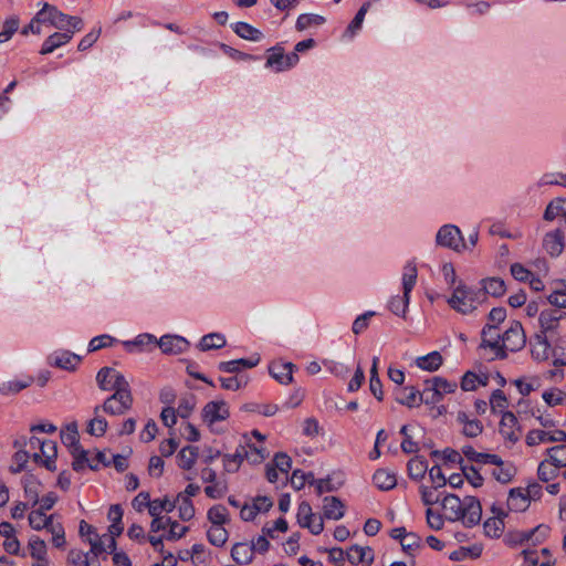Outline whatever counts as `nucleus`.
Returning a JSON list of instances; mask_svg holds the SVG:
<instances>
[{
	"label": "nucleus",
	"mask_w": 566,
	"mask_h": 566,
	"mask_svg": "<svg viewBox=\"0 0 566 566\" xmlns=\"http://www.w3.org/2000/svg\"><path fill=\"white\" fill-rule=\"evenodd\" d=\"M461 470H462L464 478L474 488H480L483 484L482 475L479 473V471L473 465L463 464L461 467Z\"/></svg>",
	"instance_id": "60"
},
{
	"label": "nucleus",
	"mask_w": 566,
	"mask_h": 566,
	"mask_svg": "<svg viewBox=\"0 0 566 566\" xmlns=\"http://www.w3.org/2000/svg\"><path fill=\"white\" fill-rule=\"evenodd\" d=\"M80 361L81 357L69 350H56L48 357L49 365L66 370H74Z\"/></svg>",
	"instance_id": "10"
},
{
	"label": "nucleus",
	"mask_w": 566,
	"mask_h": 566,
	"mask_svg": "<svg viewBox=\"0 0 566 566\" xmlns=\"http://www.w3.org/2000/svg\"><path fill=\"white\" fill-rule=\"evenodd\" d=\"M559 468L555 467L548 460L539 463L537 469L538 479L543 482H548L558 475Z\"/></svg>",
	"instance_id": "53"
},
{
	"label": "nucleus",
	"mask_w": 566,
	"mask_h": 566,
	"mask_svg": "<svg viewBox=\"0 0 566 566\" xmlns=\"http://www.w3.org/2000/svg\"><path fill=\"white\" fill-rule=\"evenodd\" d=\"M229 407L226 401H210L202 410V419L208 424L226 420L229 417Z\"/></svg>",
	"instance_id": "9"
},
{
	"label": "nucleus",
	"mask_w": 566,
	"mask_h": 566,
	"mask_svg": "<svg viewBox=\"0 0 566 566\" xmlns=\"http://www.w3.org/2000/svg\"><path fill=\"white\" fill-rule=\"evenodd\" d=\"M133 402L132 389H122L120 391L113 392L99 407L101 410L109 416H123L132 409Z\"/></svg>",
	"instance_id": "2"
},
{
	"label": "nucleus",
	"mask_w": 566,
	"mask_h": 566,
	"mask_svg": "<svg viewBox=\"0 0 566 566\" xmlns=\"http://www.w3.org/2000/svg\"><path fill=\"white\" fill-rule=\"evenodd\" d=\"M175 502L178 504L179 517L182 521H190L195 516V506L187 495H177Z\"/></svg>",
	"instance_id": "44"
},
{
	"label": "nucleus",
	"mask_w": 566,
	"mask_h": 566,
	"mask_svg": "<svg viewBox=\"0 0 566 566\" xmlns=\"http://www.w3.org/2000/svg\"><path fill=\"white\" fill-rule=\"evenodd\" d=\"M228 531L223 526H211L207 532L208 541L218 547H221L228 541Z\"/></svg>",
	"instance_id": "46"
},
{
	"label": "nucleus",
	"mask_w": 566,
	"mask_h": 566,
	"mask_svg": "<svg viewBox=\"0 0 566 566\" xmlns=\"http://www.w3.org/2000/svg\"><path fill=\"white\" fill-rule=\"evenodd\" d=\"M482 342L481 347L490 348L494 352V357L499 359H505L507 354L501 348L502 336L497 333V326L493 324H486L482 329Z\"/></svg>",
	"instance_id": "7"
},
{
	"label": "nucleus",
	"mask_w": 566,
	"mask_h": 566,
	"mask_svg": "<svg viewBox=\"0 0 566 566\" xmlns=\"http://www.w3.org/2000/svg\"><path fill=\"white\" fill-rule=\"evenodd\" d=\"M549 531V526L541 524L531 531L517 533L516 542L533 541L534 544L542 543L548 536Z\"/></svg>",
	"instance_id": "27"
},
{
	"label": "nucleus",
	"mask_w": 566,
	"mask_h": 566,
	"mask_svg": "<svg viewBox=\"0 0 566 566\" xmlns=\"http://www.w3.org/2000/svg\"><path fill=\"white\" fill-rule=\"evenodd\" d=\"M346 559L350 564H364L370 566L374 562V551L369 546L353 545L346 552Z\"/></svg>",
	"instance_id": "12"
},
{
	"label": "nucleus",
	"mask_w": 566,
	"mask_h": 566,
	"mask_svg": "<svg viewBox=\"0 0 566 566\" xmlns=\"http://www.w3.org/2000/svg\"><path fill=\"white\" fill-rule=\"evenodd\" d=\"M490 406L493 412L502 411L507 407V399L501 389H496L492 392L490 398Z\"/></svg>",
	"instance_id": "62"
},
{
	"label": "nucleus",
	"mask_w": 566,
	"mask_h": 566,
	"mask_svg": "<svg viewBox=\"0 0 566 566\" xmlns=\"http://www.w3.org/2000/svg\"><path fill=\"white\" fill-rule=\"evenodd\" d=\"M562 317L563 314L559 310L543 311L538 317L541 333L546 335L547 332H553L558 326V322Z\"/></svg>",
	"instance_id": "22"
},
{
	"label": "nucleus",
	"mask_w": 566,
	"mask_h": 566,
	"mask_svg": "<svg viewBox=\"0 0 566 566\" xmlns=\"http://www.w3.org/2000/svg\"><path fill=\"white\" fill-rule=\"evenodd\" d=\"M409 301H410V294L409 293L406 294V292H403L402 297H400V296L391 297V300L389 301L388 307L395 315L405 317L407 310H408Z\"/></svg>",
	"instance_id": "45"
},
{
	"label": "nucleus",
	"mask_w": 566,
	"mask_h": 566,
	"mask_svg": "<svg viewBox=\"0 0 566 566\" xmlns=\"http://www.w3.org/2000/svg\"><path fill=\"white\" fill-rule=\"evenodd\" d=\"M443 363V358L439 352H431L426 356L418 357L416 359V365L428 371H436L440 368Z\"/></svg>",
	"instance_id": "35"
},
{
	"label": "nucleus",
	"mask_w": 566,
	"mask_h": 566,
	"mask_svg": "<svg viewBox=\"0 0 566 566\" xmlns=\"http://www.w3.org/2000/svg\"><path fill=\"white\" fill-rule=\"evenodd\" d=\"M424 389L421 392L422 395V402L426 405H436L442 400V396L440 395V391L433 387L429 380L424 381Z\"/></svg>",
	"instance_id": "56"
},
{
	"label": "nucleus",
	"mask_w": 566,
	"mask_h": 566,
	"mask_svg": "<svg viewBox=\"0 0 566 566\" xmlns=\"http://www.w3.org/2000/svg\"><path fill=\"white\" fill-rule=\"evenodd\" d=\"M482 291H476L460 283L448 298V304L454 311L467 315L476 310L478 305L482 303Z\"/></svg>",
	"instance_id": "1"
},
{
	"label": "nucleus",
	"mask_w": 566,
	"mask_h": 566,
	"mask_svg": "<svg viewBox=\"0 0 566 566\" xmlns=\"http://www.w3.org/2000/svg\"><path fill=\"white\" fill-rule=\"evenodd\" d=\"M493 513L496 515L495 517L489 518L484 522V532L490 537H499L502 534L504 528V523L501 516H505V513L502 510H496L494 506L492 507Z\"/></svg>",
	"instance_id": "30"
},
{
	"label": "nucleus",
	"mask_w": 566,
	"mask_h": 566,
	"mask_svg": "<svg viewBox=\"0 0 566 566\" xmlns=\"http://www.w3.org/2000/svg\"><path fill=\"white\" fill-rule=\"evenodd\" d=\"M549 344L545 334H537L532 343V356L537 360L546 359L548 356Z\"/></svg>",
	"instance_id": "40"
},
{
	"label": "nucleus",
	"mask_w": 566,
	"mask_h": 566,
	"mask_svg": "<svg viewBox=\"0 0 566 566\" xmlns=\"http://www.w3.org/2000/svg\"><path fill=\"white\" fill-rule=\"evenodd\" d=\"M175 507V501H170L168 497L157 499L151 501V504H149V515L151 517H157L161 515L163 512H172Z\"/></svg>",
	"instance_id": "42"
},
{
	"label": "nucleus",
	"mask_w": 566,
	"mask_h": 566,
	"mask_svg": "<svg viewBox=\"0 0 566 566\" xmlns=\"http://www.w3.org/2000/svg\"><path fill=\"white\" fill-rule=\"evenodd\" d=\"M495 469L491 472L494 479L503 484H506L512 481L514 475L516 474V469L512 463H505L500 458V463H493Z\"/></svg>",
	"instance_id": "32"
},
{
	"label": "nucleus",
	"mask_w": 566,
	"mask_h": 566,
	"mask_svg": "<svg viewBox=\"0 0 566 566\" xmlns=\"http://www.w3.org/2000/svg\"><path fill=\"white\" fill-rule=\"evenodd\" d=\"M188 531V526H182L177 521L171 520L169 524V532L165 535V538L168 541H177L182 538Z\"/></svg>",
	"instance_id": "63"
},
{
	"label": "nucleus",
	"mask_w": 566,
	"mask_h": 566,
	"mask_svg": "<svg viewBox=\"0 0 566 566\" xmlns=\"http://www.w3.org/2000/svg\"><path fill=\"white\" fill-rule=\"evenodd\" d=\"M78 439L80 436L76 423H71L61 431V440L63 444L69 448L71 453H75L78 449L82 448L80 446Z\"/></svg>",
	"instance_id": "29"
},
{
	"label": "nucleus",
	"mask_w": 566,
	"mask_h": 566,
	"mask_svg": "<svg viewBox=\"0 0 566 566\" xmlns=\"http://www.w3.org/2000/svg\"><path fill=\"white\" fill-rule=\"evenodd\" d=\"M400 544L403 552L412 556L420 547L421 538L416 533L410 532L406 537L402 538Z\"/></svg>",
	"instance_id": "57"
},
{
	"label": "nucleus",
	"mask_w": 566,
	"mask_h": 566,
	"mask_svg": "<svg viewBox=\"0 0 566 566\" xmlns=\"http://www.w3.org/2000/svg\"><path fill=\"white\" fill-rule=\"evenodd\" d=\"M517 418L511 411H505L500 421V433L505 440L515 443L520 439V433L516 432Z\"/></svg>",
	"instance_id": "13"
},
{
	"label": "nucleus",
	"mask_w": 566,
	"mask_h": 566,
	"mask_svg": "<svg viewBox=\"0 0 566 566\" xmlns=\"http://www.w3.org/2000/svg\"><path fill=\"white\" fill-rule=\"evenodd\" d=\"M543 247L552 256H558L564 250V233L557 229L545 234Z\"/></svg>",
	"instance_id": "17"
},
{
	"label": "nucleus",
	"mask_w": 566,
	"mask_h": 566,
	"mask_svg": "<svg viewBox=\"0 0 566 566\" xmlns=\"http://www.w3.org/2000/svg\"><path fill=\"white\" fill-rule=\"evenodd\" d=\"M481 283L482 289H480L479 291H482L483 293L482 302L485 300L486 294L492 295L494 297H500L506 291L505 283L500 277L484 279L481 281Z\"/></svg>",
	"instance_id": "25"
},
{
	"label": "nucleus",
	"mask_w": 566,
	"mask_h": 566,
	"mask_svg": "<svg viewBox=\"0 0 566 566\" xmlns=\"http://www.w3.org/2000/svg\"><path fill=\"white\" fill-rule=\"evenodd\" d=\"M271 464L274 465L280 472L287 474L292 465V460L286 453L277 452L274 455Z\"/></svg>",
	"instance_id": "64"
},
{
	"label": "nucleus",
	"mask_w": 566,
	"mask_h": 566,
	"mask_svg": "<svg viewBox=\"0 0 566 566\" xmlns=\"http://www.w3.org/2000/svg\"><path fill=\"white\" fill-rule=\"evenodd\" d=\"M374 484L382 491L391 490L397 484V479L394 473L385 469H378L373 475Z\"/></svg>",
	"instance_id": "33"
},
{
	"label": "nucleus",
	"mask_w": 566,
	"mask_h": 566,
	"mask_svg": "<svg viewBox=\"0 0 566 566\" xmlns=\"http://www.w3.org/2000/svg\"><path fill=\"white\" fill-rule=\"evenodd\" d=\"M34 382L33 376H24L19 380H8L0 384V394L3 396L15 395L30 387Z\"/></svg>",
	"instance_id": "23"
},
{
	"label": "nucleus",
	"mask_w": 566,
	"mask_h": 566,
	"mask_svg": "<svg viewBox=\"0 0 566 566\" xmlns=\"http://www.w3.org/2000/svg\"><path fill=\"white\" fill-rule=\"evenodd\" d=\"M30 554L33 558L39 560H46V544L38 536H32L29 541Z\"/></svg>",
	"instance_id": "52"
},
{
	"label": "nucleus",
	"mask_w": 566,
	"mask_h": 566,
	"mask_svg": "<svg viewBox=\"0 0 566 566\" xmlns=\"http://www.w3.org/2000/svg\"><path fill=\"white\" fill-rule=\"evenodd\" d=\"M269 52L266 66L272 67L275 72L289 70L296 65L300 60L295 52L284 54L283 49L279 46L271 48Z\"/></svg>",
	"instance_id": "5"
},
{
	"label": "nucleus",
	"mask_w": 566,
	"mask_h": 566,
	"mask_svg": "<svg viewBox=\"0 0 566 566\" xmlns=\"http://www.w3.org/2000/svg\"><path fill=\"white\" fill-rule=\"evenodd\" d=\"M396 401L400 405L407 406L409 408L418 407L422 403V395L415 387H405L398 388L395 391Z\"/></svg>",
	"instance_id": "15"
},
{
	"label": "nucleus",
	"mask_w": 566,
	"mask_h": 566,
	"mask_svg": "<svg viewBox=\"0 0 566 566\" xmlns=\"http://www.w3.org/2000/svg\"><path fill=\"white\" fill-rule=\"evenodd\" d=\"M88 554L80 549H71L67 554V566H91Z\"/></svg>",
	"instance_id": "58"
},
{
	"label": "nucleus",
	"mask_w": 566,
	"mask_h": 566,
	"mask_svg": "<svg viewBox=\"0 0 566 566\" xmlns=\"http://www.w3.org/2000/svg\"><path fill=\"white\" fill-rule=\"evenodd\" d=\"M196 407V398L193 395H186L179 399L178 408L176 409L178 416L186 419L190 416Z\"/></svg>",
	"instance_id": "54"
},
{
	"label": "nucleus",
	"mask_w": 566,
	"mask_h": 566,
	"mask_svg": "<svg viewBox=\"0 0 566 566\" xmlns=\"http://www.w3.org/2000/svg\"><path fill=\"white\" fill-rule=\"evenodd\" d=\"M417 266L413 262H408L403 268L402 273V290L403 292L411 293L417 282Z\"/></svg>",
	"instance_id": "41"
},
{
	"label": "nucleus",
	"mask_w": 566,
	"mask_h": 566,
	"mask_svg": "<svg viewBox=\"0 0 566 566\" xmlns=\"http://www.w3.org/2000/svg\"><path fill=\"white\" fill-rule=\"evenodd\" d=\"M45 511L38 509L29 514V524L33 530L41 531L46 527L53 515L46 516Z\"/></svg>",
	"instance_id": "51"
},
{
	"label": "nucleus",
	"mask_w": 566,
	"mask_h": 566,
	"mask_svg": "<svg viewBox=\"0 0 566 566\" xmlns=\"http://www.w3.org/2000/svg\"><path fill=\"white\" fill-rule=\"evenodd\" d=\"M463 517L460 520L468 527L476 525L481 521L482 507L479 500L474 496H465L463 500Z\"/></svg>",
	"instance_id": "8"
},
{
	"label": "nucleus",
	"mask_w": 566,
	"mask_h": 566,
	"mask_svg": "<svg viewBox=\"0 0 566 566\" xmlns=\"http://www.w3.org/2000/svg\"><path fill=\"white\" fill-rule=\"evenodd\" d=\"M442 506L447 512V518L449 521H460V518L463 517V502L460 500L458 495L448 494L442 500Z\"/></svg>",
	"instance_id": "20"
},
{
	"label": "nucleus",
	"mask_w": 566,
	"mask_h": 566,
	"mask_svg": "<svg viewBox=\"0 0 566 566\" xmlns=\"http://www.w3.org/2000/svg\"><path fill=\"white\" fill-rule=\"evenodd\" d=\"M369 7H370V3L369 2H365L360 7L358 12L356 13L354 19L352 20V22L348 24L345 33L349 34L350 38H353L357 33V31L360 30L361 24H363L364 19H365V15H366Z\"/></svg>",
	"instance_id": "49"
},
{
	"label": "nucleus",
	"mask_w": 566,
	"mask_h": 566,
	"mask_svg": "<svg viewBox=\"0 0 566 566\" xmlns=\"http://www.w3.org/2000/svg\"><path fill=\"white\" fill-rule=\"evenodd\" d=\"M526 336L520 322L513 321L511 326L503 333L501 338V348L506 353L518 352L524 348Z\"/></svg>",
	"instance_id": "4"
},
{
	"label": "nucleus",
	"mask_w": 566,
	"mask_h": 566,
	"mask_svg": "<svg viewBox=\"0 0 566 566\" xmlns=\"http://www.w3.org/2000/svg\"><path fill=\"white\" fill-rule=\"evenodd\" d=\"M233 31L240 38L250 40V41H254V42L261 41L264 36L263 33L259 29L252 27L251 24H249L247 22H237L233 25Z\"/></svg>",
	"instance_id": "36"
},
{
	"label": "nucleus",
	"mask_w": 566,
	"mask_h": 566,
	"mask_svg": "<svg viewBox=\"0 0 566 566\" xmlns=\"http://www.w3.org/2000/svg\"><path fill=\"white\" fill-rule=\"evenodd\" d=\"M323 505L324 517L328 520H340L345 514L344 503L336 496H325Z\"/></svg>",
	"instance_id": "21"
},
{
	"label": "nucleus",
	"mask_w": 566,
	"mask_h": 566,
	"mask_svg": "<svg viewBox=\"0 0 566 566\" xmlns=\"http://www.w3.org/2000/svg\"><path fill=\"white\" fill-rule=\"evenodd\" d=\"M293 368L294 365L292 363L273 361L269 367V371L280 384L287 385L293 380Z\"/></svg>",
	"instance_id": "19"
},
{
	"label": "nucleus",
	"mask_w": 566,
	"mask_h": 566,
	"mask_svg": "<svg viewBox=\"0 0 566 566\" xmlns=\"http://www.w3.org/2000/svg\"><path fill=\"white\" fill-rule=\"evenodd\" d=\"M98 388L104 391H120L130 389V385L125 376L113 367H103L96 375Z\"/></svg>",
	"instance_id": "3"
},
{
	"label": "nucleus",
	"mask_w": 566,
	"mask_h": 566,
	"mask_svg": "<svg viewBox=\"0 0 566 566\" xmlns=\"http://www.w3.org/2000/svg\"><path fill=\"white\" fill-rule=\"evenodd\" d=\"M158 345L163 353L176 355L185 352L189 343L181 336L165 335L159 339Z\"/></svg>",
	"instance_id": "14"
},
{
	"label": "nucleus",
	"mask_w": 566,
	"mask_h": 566,
	"mask_svg": "<svg viewBox=\"0 0 566 566\" xmlns=\"http://www.w3.org/2000/svg\"><path fill=\"white\" fill-rule=\"evenodd\" d=\"M40 453L34 452L32 458L35 462H40L42 457L46 459H55L57 454L56 443L52 440H43L40 443Z\"/></svg>",
	"instance_id": "48"
},
{
	"label": "nucleus",
	"mask_w": 566,
	"mask_h": 566,
	"mask_svg": "<svg viewBox=\"0 0 566 566\" xmlns=\"http://www.w3.org/2000/svg\"><path fill=\"white\" fill-rule=\"evenodd\" d=\"M101 407L94 408L95 417L88 422L87 432L95 437H102L107 430V421L105 418L99 416Z\"/></svg>",
	"instance_id": "38"
},
{
	"label": "nucleus",
	"mask_w": 566,
	"mask_h": 566,
	"mask_svg": "<svg viewBox=\"0 0 566 566\" xmlns=\"http://www.w3.org/2000/svg\"><path fill=\"white\" fill-rule=\"evenodd\" d=\"M461 451L468 460L475 463H500V457L497 454L478 452L472 446H464Z\"/></svg>",
	"instance_id": "28"
},
{
	"label": "nucleus",
	"mask_w": 566,
	"mask_h": 566,
	"mask_svg": "<svg viewBox=\"0 0 566 566\" xmlns=\"http://www.w3.org/2000/svg\"><path fill=\"white\" fill-rule=\"evenodd\" d=\"M325 21L326 20L323 15L304 13L298 15L295 27L298 31H303L312 25H322L325 23Z\"/></svg>",
	"instance_id": "50"
},
{
	"label": "nucleus",
	"mask_w": 566,
	"mask_h": 566,
	"mask_svg": "<svg viewBox=\"0 0 566 566\" xmlns=\"http://www.w3.org/2000/svg\"><path fill=\"white\" fill-rule=\"evenodd\" d=\"M19 19L17 17H11L9 19H6L3 22V29L0 32V44L9 41L12 35L18 31L19 29Z\"/></svg>",
	"instance_id": "55"
},
{
	"label": "nucleus",
	"mask_w": 566,
	"mask_h": 566,
	"mask_svg": "<svg viewBox=\"0 0 566 566\" xmlns=\"http://www.w3.org/2000/svg\"><path fill=\"white\" fill-rule=\"evenodd\" d=\"M297 522L301 527H305V524H307L313 517L315 516L312 512V506L308 502H301L297 507Z\"/></svg>",
	"instance_id": "61"
},
{
	"label": "nucleus",
	"mask_w": 566,
	"mask_h": 566,
	"mask_svg": "<svg viewBox=\"0 0 566 566\" xmlns=\"http://www.w3.org/2000/svg\"><path fill=\"white\" fill-rule=\"evenodd\" d=\"M232 558L241 565H248L253 559V547L248 543H237L231 549Z\"/></svg>",
	"instance_id": "34"
},
{
	"label": "nucleus",
	"mask_w": 566,
	"mask_h": 566,
	"mask_svg": "<svg viewBox=\"0 0 566 566\" xmlns=\"http://www.w3.org/2000/svg\"><path fill=\"white\" fill-rule=\"evenodd\" d=\"M73 38V31L55 32L51 34L42 44L40 54L45 55L52 53L57 48L69 43Z\"/></svg>",
	"instance_id": "18"
},
{
	"label": "nucleus",
	"mask_w": 566,
	"mask_h": 566,
	"mask_svg": "<svg viewBox=\"0 0 566 566\" xmlns=\"http://www.w3.org/2000/svg\"><path fill=\"white\" fill-rule=\"evenodd\" d=\"M245 455H248V451L243 446L237 448L233 454H223L222 458L224 471L228 473L237 472L240 469L243 460L245 459Z\"/></svg>",
	"instance_id": "24"
},
{
	"label": "nucleus",
	"mask_w": 566,
	"mask_h": 566,
	"mask_svg": "<svg viewBox=\"0 0 566 566\" xmlns=\"http://www.w3.org/2000/svg\"><path fill=\"white\" fill-rule=\"evenodd\" d=\"M547 454L549 457V462L557 468L566 467V446L559 444L547 449Z\"/></svg>",
	"instance_id": "47"
},
{
	"label": "nucleus",
	"mask_w": 566,
	"mask_h": 566,
	"mask_svg": "<svg viewBox=\"0 0 566 566\" xmlns=\"http://www.w3.org/2000/svg\"><path fill=\"white\" fill-rule=\"evenodd\" d=\"M542 442H566V432L564 430H555L553 432L531 430L527 433V446L533 447Z\"/></svg>",
	"instance_id": "11"
},
{
	"label": "nucleus",
	"mask_w": 566,
	"mask_h": 566,
	"mask_svg": "<svg viewBox=\"0 0 566 566\" xmlns=\"http://www.w3.org/2000/svg\"><path fill=\"white\" fill-rule=\"evenodd\" d=\"M198 458V448L192 446H187L182 448L178 455V465L184 470H190Z\"/></svg>",
	"instance_id": "37"
},
{
	"label": "nucleus",
	"mask_w": 566,
	"mask_h": 566,
	"mask_svg": "<svg viewBox=\"0 0 566 566\" xmlns=\"http://www.w3.org/2000/svg\"><path fill=\"white\" fill-rule=\"evenodd\" d=\"M430 384L436 387L437 390L440 391V395L443 397L447 394H451L457 389V382L449 381L442 377H433L428 379Z\"/></svg>",
	"instance_id": "59"
},
{
	"label": "nucleus",
	"mask_w": 566,
	"mask_h": 566,
	"mask_svg": "<svg viewBox=\"0 0 566 566\" xmlns=\"http://www.w3.org/2000/svg\"><path fill=\"white\" fill-rule=\"evenodd\" d=\"M530 505V502L527 500V495L525 494L524 490L521 488L512 489L509 493L507 497V507L510 511L514 512H523L525 511Z\"/></svg>",
	"instance_id": "26"
},
{
	"label": "nucleus",
	"mask_w": 566,
	"mask_h": 566,
	"mask_svg": "<svg viewBox=\"0 0 566 566\" xmlns=\"http://www.w3.org/2000/svg\"><path fill=\"white\" fill-rule=\"evenodd\" d=\"M226 338L222 334L219 333H211L208 335H205L200 343L199 348L202 352L211 350V349H219L226 346Z\"/></svg>",
	"instance_id": "39"
},
{
	"label": "nucleus",
	"mask_w": 566,
	"mask_h": 566,
	"mask_svg": "<svg viewBox=\"0 0 566 566\" xmlns=\"http://www.w3.org/2000/svg\"><path fill=\"white\" fill-rule=\"evenodd\" d=\"M407 471L410 479L420 481L428 471V462L423 457L417 455L408 461Z\"/></svg>",
	"instance_id": "31"
},
{
	"label": "nucleus",
	"mask_w": 566,
	"mask_h": 566,
	"mask_svg": "<svg viewBox=\"0 0 566 566\" xmlns=\"http://www.w3.org/2000/svg\"><path fill=\"white\" fill-rule=\"evenodd\" d=\"M208 520L213 525L223 526L229 521V513L224 505L217 504L209 509L208 511Z\"/></svg>",
	"instance_id": "43"
},
{
	"label": "nucleus",
	"mask_w": 566,
	"mask_h": 566,
	"mask_svg": "<svg viewBox=\"0 0 566 566\" xmlns=\"http://www.w3.org/2000/svg\"><path fill=\"white\" fill-rule=\"evenodd\" d=\"M437 243L454 251L465 249L467 245L458 227L446 224L437 233Z\"/></svg>",
	"instance_id": "6"
},
{
	"label": "nucleus",
	"mask_w": 566,
	"mask_h": 566,
	"mask_svg": "<svg viewBox=\"0 0 566 566\" xmlns=\"http://www.w3.org/2000/svg\"><path fill=\"white\" fill-rule=\"evenodd\" d=\"M67 14L61 12L56 7L49 3H45L43 9L39 11V19H43V22H50L57 29L65 28V21L67 20Z\"/></svg>",
	"instance_id": "16"
}]
</instances>
